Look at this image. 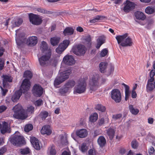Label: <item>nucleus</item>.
Wrapping results in <instances>:
<instances>
[{
	"label": "nucleus",
	"mask_w": 155,
	"mask_h": 155,
	"mask_svg": "<svg viewBox=\"0 0 155 155\" xmlns=\"http://www.w3.org/2000/svg\"><path fill=\"white\" fill-rule=\"evenodd\" d=\"M129 108L130 112L133 114H136V110L132 105L129 106Z\"/></svg>",
	"instance_id": "nucleus-49"
},
{
	"label": "nucleus",
	"mask_w": 155,
	"mask_h": 155,
	"mask_svg": "<svg viewBox=\"0 0 155 155\" xmlns=\"http://www.w3.org/2000/svg\"><path fill=\"white\" fill-rule=\"evenodd\" d=\"M97 143L99 145L102 147L104 146L106 143V140L103 136H100L97 139Z\"/></svg>",
	"instance_id": "nucleus-31"
},
{
	"label": "nucleus",
	"mask_w": 155,
	"mask_h": 155,
	"mask_svg": "<svg viewBox=\"0 0 155 155\" xmlns=\"http://www.w3.org/2000/svg\"><path fill=\"white\" fill-rule=\"evenodd\" d=\"M108 51L106 49H103L100 53L101 57H104L106 56L108 53Z\"/></svg>",
	"instance_id": "nucleus-51"
},
{
	"label": "nucleus",
	"mask_w": 155,
	"mask_h": 155,
	"mask_svg": "<svg viewBox=\"0 0 155 155\" xmlns=\"http://www.w3.org/2000/svg\"><path fill=\"white\" fill-rule=\"evenodd\" d=\"M51 56V52L49 51L47 54L42 56L38 58L40 64L42 66L47 65L48 63Z\"/></svg>",
	"instance_id": "nucleus-11"
},
{
	"label": "nucleus",
	"mask_w": 155,
	"mask_h": 155,
	"mask_svg": "<svg viewBox=\"0 0 155 155\" xmlns=\"http://www.w3.org/2000/svg\"><path fill=\"white\" fill-rule=\"evenodd\" d=\"M41 47L43 51L46 50L48 48L47 45L46 43L44 41H42L41 42Z\"/></svg>",
	"instance_id": "nucleus-47"
},
{
	"label": "nucleus",
	"mask_w": 155,
	"mask_h": 155,
	"mask_svg": "<svg viewBox=\"0 0 155 155\" xmlns=\"http://www.w3.org/2000/svg\"><path fill=\"white\" fill-rule=\"evenodd\" d=\"M14 110V114L13 116L17 119L24 120L27 117V115L24 113V112L21 105L18 104L14 106L13 108Z\"/></svg>",
	"instance_id": "nucleus-4"
},
{
	"label": "nucleus",
	"mask_w": 155,
	"mask_h": 155,
	"mask_svg": "<svg viewBox=\"0 0 155 155\" xmlns=\"http://www.w3.org/2000/svg\"><path fill=\"white\" fill-rule=\"evenodd\" d=\"M96 109L101 112H104L106 110L105 107L101 104H98L95 107Z\"/></svg>",
	"instance_id": "nucleus-40"
},
{
	"label": "nucleus",
	"mask_w": 155,
	"mask_h": 155,
	"mask_svg": "<svg viewBox=\"0 0 155 155\" xmlns=\"http://www.w3.org/2000/svg\"><path fill=\"white\" fill-rule=\"evenodd\" d=\"M124 7L122 10L125 13H128L133 10L135 7V3L129 0H127L124 2L123 3Z\"/></svg>",
	"instance_id": "nucleus-9"
},
{
	"label": "nucleus",
	"mask_w": 155,
	"mask_h": 155,
	"mask_svg": "<svg viewBox=\"0 0 155 155\" xmlns=\"http://www.w3.org/2000/svg\"><path fill=\"white\" fill-rule=\"evenodd\" d=\"M6 109V107L4 106H0V113H2Z\"/></svg>",
	"instance_id": "nucleus-63"
},
{
	"label": "nucleus",
	"mask_w": 155,
	"mask_h": 155,
	"mask_svg": "<svg viewBox=\"0 0 155 155\" xmlns=\"http://www.w3.org/2000/svg\"><path fill=\"white\" fill-rule=\"evenodd\" d=\"M6 151V149L4 147H2L0 149V155H3Z\"/></svg>",
	"instance_id": "nucleus-62"
},
{
	"label": "nucleus",
	"mask_w": 155,
	"mask_h": 155,
	"mask_svg": "<svg viewBox=\"0 0 155 155\" xmlns=\"http://www.w3.org/2000/svg\"><path fill=\"white\" fill-rule=\"evenodd\" d=\"M101 16L99 15H98L97 16H96L94 19L90 20V22L91 23H94L97 21L98 20L101 19Z\"/></svg>",
	"instance_id": "nucleus-50"
},
{
	"label": "nucleus",
	"mask_w": 155,
	"mask_h": 155,
	"mask_svg": "<svg viewBox=\"0 0 155 155\" xmlns=\"http://www.w3.org/2000/svg\"><path fill=\"white\" fill-rule=\"evenodd\" d=\"M105 40V37L104 35H102L99 37L97 40V45L96 48L98 49L104 43Z\"/></svg>",
	"instance_id": "nucleus-22"
},
{
	"label": "nucleus",
	"mask_w": 155,
	"mask_h": 155,
	"mask_svg": "<svg viewBox=\"0 0 155 155\" xmlns=\"http://www.w3.org/2000/svg\"><path fill=\"white\" fill-rule=\"evenodd\" d=\"M137 135L139 136L146 135V131L145 129L142 126H140L137 129Z\"/></svg>",
	"instance_id": "nucleus-29"
},
{
	"label": "nucleus",
	"mask_w": 155,
	"mask_h": 155,
	"mask_svg": "<svg viewBox=\"0 0 155 155\" xmlns=\"http://www.w3.org/2000/svg\"><path fill=\"white\" fill-rule=\"evenodd\" d=\"M18 30H16L15 31V35L16 37L15 38V40L16 41V42L17 44L18 45H20L22 43L21 39V38H22V37L24 35V34L23 33H21L20 34V35L18 36V37H17V34H18Z\"/></svg>",
	"instance_id": "nucleus-26"
},
{
	"label": "nucleus",
	"mask_w": 155,
	"mask_h": 155,
	"mask_svg": "<svg viewBox=\"0 0 155 155\" xmlns=\"http://www.w3.org/2000/svg\"><path fill=\"white\" fill-rule=\"evenodd\" d=\"M98 118V115L96 113H94L90 117V120L92 122L95 121Z\"/></svg>",
	"instance_id": "nucleus-41"
},
{
	"label": "nucleus",
	"mask_w": 155,
	"mask_h": 155,
	"mask_svg": "<svg viewBox=\"0 0 155 155\" xmlns=\"http://www.w3.org/2000/svg\"><path fill=\"white\" fill-rule=\"evenodd\" d=\"M70 90L64 85V87H61L59 89V92L61 94H63L68 92Z\"/></svg>",
	"instance_id": "nucleus-36"
},
{
	"label": "nucleus",
	"mask_w": 155,
	"mask_h": 155,
	"mask_svg": "<svg viewBox=\"0 0 155 155\" xmlns=\"http://www.w3.org/2000/svg\"><path fill=\"white\" fill-rule=\"evenodd\" d=\"M9 127L8 123L5 122H2V124H0V129L1 133L2 134H4L8 130Z\"/></svg>",
	"instance_id": "nucleus-21"
},
{
	"label": "nucleus",
	"mask_w": 155,
	"mask_h": 155,
	"mask_svg": "<svg viewBox=\"0 0 155 155\" xmlns=\"http://www.w3.org/2000/svg\"><path fill=\"white\" fill-rule=\"evenodd\" d=\"M86 49L85 46L82 45L74 46L72 49V51L75 54L80 55L85 53Z\"/></svg>",
	"instance_id": "nucleus-8"
},
{
	"label": "nucleus",
	"mask_w": 155,
	"mask_h": 155,
	"mask_svg": "<svg viewBox=\"0 0 155 155\" xmlns=\"http://www.w3.org/2000/svg\"><path fill=\"white\" fill-rule=\"evenodd\" d=\"M86 86L87 84L84 79H80L74 88V93L80 94L84 93L86 91Z\"/></svg>",
	"instance_id": "nucleus-5"
},
{
	"label": "nucleus",
	"mask_w": 155,
	"mask_h": 155,
	"mask_svg": "<svg viewBox=\"0 0 155 155\" xmlns=\"http://www.w3.org/2000/svg\"><path fill=\"white\" fill-rule=\"evenodd\" d=\"M48 150L49 152V155H55L56 151L54 146L52 145L49 147L48 148Z\"/></svg>",
	"instance_id": "nucleus-37"
},
{
	"label": "nucleus",
	"mask_w": 155,
	"mask_h": 155,
	"mask_svg": "<svg viewBox=\"0 0 155 155\" xmlns=\"http://www.w3.org/2000/svg\"><path fill=\"white\" fill-rule=\"evenodd\" d=\"M96 152L95 150L94 149H90L88 152V155H96Z\"/></svg>",
	"instance_id": "nucleus-56"
},
{
	"label": "nucleus",
	"mask_w": 155,
	"mask_h": 155,
	"mask_svg": "<svg viewBox=\"0 0 155 155\" xmlns=\"http://www.w3.org/2000/svg\"><path fill=\"white\" fill-rule=\"evenodd\" d=\"M70 44V41L65 40L61 43L56 49V52L59 54H61L68 47Z\"/></svg>",
	"instance_id": "nucleus-12"
},
{
	"label": "nucleus",
	"mask_w": 155,
	"mask_h": 155,
	"mask_svg": "<svg viewBox=\"0 0 155 155\" xmlns=\"http://www.w3.org/2000/svg\"><path fill=\"white\" fill-rule=\"evenodd\" d=\"M91 38L90 35H88L85 38V40L87 42V44H90L91 41Z\"/></svg>",
	"instance_id": "nucleus-57"
},
{
	"label": "nucleus",
	"mask_w": 155,
	"mask_h": 155,
	"mask_svg": "<svg viewBox=\"0 0 155 155\" xmlns=\"http://www.w3.org/2000/svg\"><path fill=\"white\" fill-rule=\"evenodd\" d=\"M36 11L43 14H45L47 13V11L46 10L43 8H36Z\"/></svg>",
	"instance_id": "nucleus-59"
},
{
	"label": "nucleus",
	"mask_w": 155,
	"mask_h": 155,
	"mask_svg": "<svg viewBox=\"0 0 155 155\" xmlns=\"http://www.w3.org/2000/svg\"><path fill=\"white\" fill-rule=\"evenodd\" d=\"M122 84L124 86L125 88V100L127 101L128 99L130 93V92L129 91V87L125 84L123 83Z\"/></svg>",
	"instance_id": "nucleus-30"
},
{
	"label": "nucleus",
	"mask_w": 155,
	"mask_h": 155,
	"mask_svg": "<svg viewBox=\"0 0 155 155\" xmlns=\"http://www.w3.org/2000/svg\"><path fill=\"white\" fill-rule=\"evenodd\" d=\"M121 114H118L116 115H114L113 116V118L115 120L120 119L122 117Z\"/></svg>",
	"instance_id": "nucleus-54"
},
{
	"label": "nucleus",
	"mask_w": 155,
	"mask_h": 155,
	"mask_svg": "<svg viewBox=\"0 0 155 155\" xmlns=\"http://www.w3.org/2000/svg\"><path fill=\"white\" fill-rule=\"evenodd\" d=\"M29 81L27 79H24L21 86L20 89L16 91L12 95L11 100L14 102H17L19 99L22 93H25L29 89L30 84Z\"/></svg>",
	"instance_id": "nucleus-1"
},
{
	"label": "nucleus",
	"mask_w": 155,
	"mask_h": 155,
	"mask_svg": "<svg viewBox=\"0 0 155 155\" xmlns=\"http://www.w3.org/2000/svg\"><path fill=\"white\" fill-rule=\"evenodd\" d=\"M3 87V88L2 87H1V88L2 90V94L3 96H5L8 91V90L6 88H9V87Z\"/></svg>",
	"instance_id": "nucleus-58"
},
{
	"label": "nucleus",
	"mask_w": 155,
	"mask_h": 155,
	"mask_svg": "<svg viewBox=\"0 0 155 155\" xmlns=\"http://www.w3.org/2000/svg\"><path fill=\"white\" fill-rule=\"evenodd\" d=\"M100 78L99 75L95 73L91 75L89 83L90 89L92 91H95L99 87L98 80Z\"/></svg>",
	"instance_id": "nucleus-6"
},
{
	"label": "nucleus",
	"mask_w": 155,
	"mask_h": 155,
	"mask_svg": "<svg viewBox=\"0 0 155 155\" xmlns=\"http://www.w3.org/2000/svg\"><path fill=\"white\" fill-rule=\"evenodd\" d=\"M76 135L79 137L83 138L86 137L88 134V132L85 129L77 130L76 132Z\"/></svg>",
	"instance_id": "nucleus-18"
},
{
	"label": "nucleus",
	"mask_w": 155,
	"mask_h": 155,
	"mask_svg": "<svg viewBox=\"0 0 155 155\" xmlns=\"http://www.w3.org/2000/svg\"><path fill=\"white\" fill-rule=\"evenodd\" d=\"M114 70V67L113 66H111L110 67L108 68L107 70V75H110L111 73L113 72Z\"/></svg>",
	"instance_id": "nucleus-61"
},
{
	"label": "nucleus",
	"mask_w": 155,
	"mask_h": 155,
	"mask_svg": "<svg viewBox=\"0 0 155 155\" xmlns=\"http://www.w3.org/2000/svg\"><path fill=\"white\" fill-rule=\"evenodd\" d=\"M48 113L45 111H42L40 114V117L42 120H45L48 116Z\"/></svg>",
	"instance_id": "nucleus-42"
},
{
	"label": "nucleus",
	"mask_w": 155,
	"mask_h": 155,
	"mask_svg": "<svg viewBox=\"0 0 155 155\" xmlns=\"http://www.w3.org/2000/svg\"><path fill=\"white\" fill-rule=\"evenodd\" d=\"M38 42V38L37 37L33 36L28 38L26 41L27 44L30 46L35 45Z\"/></svg>",
	"instance_id": "nucleus-17"
},
{
	"label": "nucleus",
	"mask_w": 155,
	"mask_h": 155,
	"mask_svg": "<svg viewBox=\"0 0 155 155\" xmlns=\"http://www.w3.org/2000/svg\"><path fill=\"white\" fill-rule=\"evenodd\" d=\"M61 155H71V153L69 151H64L62 153Z\"/></svg>",
	"instance_id": "nucleus-64"
},
{
	"label": "nucleus",
	"mask_w": 155,
	"mask_h": 155,
	"mask_svg": "<svg viewBox=\"0 0 155 155\" xmlns=\"http://www.w3.org/2000/svg\"><path fill=\"white\" fill-rule=\"evenodd\" d=\"M32 92L34 95L36 97H39L43 93V89L38 84H36L34 86L32 89Z\"/></svg>",
	"instance_id": "nucleus-15"
},
{
	"label": "nucleus",
	"mask_w": 155,
	"mask_h": 155,
	"mask_svg": "<svg viewBox=\"0 0 155 155\" xmlns=\"http://www.w3.org/2000/svg\"><path fill=\"white\" fill-rule=\"evenodd\" d=\"M153 22L154 20L153 19L151 18L148 19L147 24L146 25V27L148 29H150Z\"/></svg>",
	"instance_id": "nucleus-45"
},
{
	"label": "nucleus",
	"mask_w": 155,
	"mask_h": 155,
	"mask_svg": "<svg viewBox=\"0 0 155 155\" xmlns=\"http://www.w3.org/2000/svg\"><path fill=\"white\" fill-rule=\"evenodd\" d=\"M61 39L60 37L55 36L51 38L50 41L51 44L53 46H55L58 45Z\"/></svg>",
	"instance_id": "nucleus-25"
},
{
	"label": "nucleus",
	"mask_w": 155,
	"mask_h": 155,
	"mask_svg": "<svg viewBox=\"0 0 155 155\" xmlns=\"http://www.w3.org/2000/svg\"><path fill=\"white\" fill-rule=\"evenodd\" d=\"M62 62L67 65H72L74 64L75 60L72 56L67 54L63 58Z\"/></svg>",
	"instance_id": "nucleus-14"
},
{
	"label": "nucleus",
	"mask_w": 155,
	"mask_h": 155,
	"mask_svg": "<svg viewBox=\"0 0 155 155\" xmlns=\"http://www.w3.org/2000/svg\"><path fill=\"white\" fill-rule=\"evenodd\" d=\"M75 82L74 81L71 80H69L65 85L70 90L75 85Z\"/></svg>",
	"instance_id": "nucleus-35"
},
{
	"label": "nucleus",
	"mask_w": 155,
	"mask_h": 155,
	"mask_svg": "<svg viewBox=\"0 0 155 155\" xmlns=\"http://www.w3.org/2000/svg\"><path fill=\"white\" fill-rule=\"evenodd\" d=\"M153 80L152 78H150L148 80L146 86L147 91H152L155 88L154 85L153 83Z\"/></svg>",
	"instance_id": "nucleus-23"
},
{
	"label": "nucleus",
	"mask_w": 155,
	"mask_h": 155,
	"mask_svg": "<svg viewBox=\"0 0 155 155\" xmlns=\"http://www.w3.org/2000/svg\"><path fill=\"white\" fill-rule=\"evenodd\" d=\"M71 73L70 70L61 72L59 71V73L55 78L54 81V85L56 88L58 87V85L67 79L69 75Z\"/></svg>",
	"instance_id": "nucleus-2"
},
{
	"label": "nucleus",
	"mask_w": 155,
	"mask_h": 155,
	"mask_svg": "<svg viewBox=\"0 0 155 155\" xmlns=\"http://www.w3.org/2000/svg\"><path fill=\"white\" fill-rule=\"evenodd\" d=\"M33 128V126L31 124H29L26 125L25 127V131L28 132L31 130Z\"/></svg>",
	"instance_id": "nucleus-46"
},
{
	"label": "nucleus",
	"mask_w": 155,
	"mask_h": 155,
	"mask_svg": "<svg viewBox=\"0 0 155 155\" xmlns=\"http://www.w3.org/2000/svg\"><path fill=\"white\" fill-rule=\"evenodd\" d=\"M24 77L25 78H26L25 79H27L29 82L30 84H30L29 80L28 79H31L32 77V74L31 72L29 71H26L24 73Z\"/></svg>",
	"instance_id": "nucleus-33"
},
{
	"label": "nucleus",
	"mask_w": 155,
	"mask_h": 155,
	"mask_svg": "<svg viewBox=\"0 0 155 155\" xmlns=\"http://www.w3.org/2000/svg\"><path fill=\"white\" fill-rule=\"evenodd\" d=\"M74 32L73 29L70 27H67L63 31L64 34L65 35H71Z\"/></svg>",
	"instance_id": "nucleus-34"
},
{
	"label": "nucleus",
	"mask_w": 155,
	"mask_h": 155,
	"mask_svg": "<svg viewBox=\"0 0 155 155\" xmlns=\"http://www.w3.org/2000/svg\"><path fill=\"white\" fill-rule=\"evenodd\" d=\"M145 12L148 14H151L154 12V9L153 8L148 6L145 9Z\"/></svg>",
	"instance_id": "nucleus-39"
},
{
	"label": "nucleus",
	"mask_w": 155,
	"mask_h": 155,
	"mask_svg": "<svg viewBox=\"0 0 155 155\" xmlns=\"http://www.w3.org/2000/svg\"><path fill=\"white\" fill-rule=\"evenodd\" d=\"M42 101L39 99L36 101L35 103V105L37 107H39L42 104Z\"/></svg>",
	"instance_id": "nucleus-53"
},
{
	"label": "nucleus",
	"mask_w": 155,
	"mask_h": 155,
	"mask_svg": "<svg viewBox=\"0 0 155 155\" xmlns=\"http://www.w3.org/2000/svg\"><path fill=\"white\" fill-rule=\"evenodd\" d=\"M10 141L13 144L16 145L23 143L24 140L23 137L20 135L18 133H17L11 138Z\"/></svg>",
	"instance_id": "nucleus-7"
},
{
	"label": "nucleus",
	"mask_w": 155,
	"mask_h": 155,
	"mask_svg": "<svg viewBox=\"0 0 155 155\" xmlns=\"http://www.w3.org/2000/svg\"><path fill=\"white\" fill-rule=\"evenodd\" d=\"M30 141L34 148L37 150L40 149L39 140L35 137H32L30 138Z\"/></svg>",
	"instance_id": "nucleus-19"
},
{
	"label": "nucleus",
	"mask_w": 155,
	"mask_h": 155,
	"mask_svg": "<svg viewBox=\"0 0 155 155\" xmlns=\"http://www.w3.org/2000/svg\"><path fill=\"white\" fill-rule=\"evenodd\" d=\"M20 152L22 154H27L30 153V150L28 148L21 149L20 150Z\"/></svg>",
	"instance_id": "nucleus-44"
},
{
	"label": "nucleus",
	"mask_w": 155,
	"mask_h": 155,
	"mask_svg": "<svg viewBox=\"0 0 155 155\" xmlns=\"http://www.w3.org/2000/svg\"><path fill=\"white\" fill-rule=\"evenodd\" d=\"M111 97L116 102L119 103L121 100V95L120 91L115 89L111 92Z\"/></svg>",
	"instance_id": "nucleus-10"
},
{
	"label": "nucleus",
	"mask_w": 155,
	"mask_h": 155,
	"mask_svg": "<svg viewBox=\"0 0 155 155\" xmlns=\"http://www.w3.org/2000/svg\"><path fill=\"white\" fill-rule=\"evenodd\" d=\"M22 22L23 20L21 18L15 19L12 21L11 27L13 28L15 27L18 26L22 24Z\"/></svg>",
	"instance_id": "nucleus-24"
},
{
	"label": "nucleus",
	"mask_w": 155,
	"mask_h": 155,
	"mask_svg": "<svg viewBox=\"0 0 155 155\" xmlns=\"http://www.w3.org/2000/svg\"><path fill=\"white\" fill-rule=\"evenodd\" d=\"M148 152L150 155H155V150L152 146L148 150Z\"/></svg>",
	"instance_id": "nucleus-48"
},
{
	"label": "nucleus",
	"mask_w": 155,
	"mask_h": 155,
	"mask_svg": "<svg viewBox=\"0 0 155 155\" xmlns=\"http://www.w3.org/2000/svg\"><path fill=\"white\" fill-rule=\"evenodd\" d=\"M41 132L42 134L49 135L51 134L52 130L49 125H45L42 127Z\"/></svg>",
	"instance_id": "nucleus-20"
},
{
	"label": "nucleus",
	"mask_w": 155,
	"mask_h": 155,
	"mask_svg": "<svg viewBox=\"0 0 155 155\" xmlns=\"http://www.w3.org/2000/svg\"><path fill=\"white\" fill-rule=\"evenodd\" d=\"M155 75V69H152L150 72V78H152L154 80L153 77Z\"/></svg>",
	"instance_id": "nucleus-52"
},
{
	"label": "nucleus",
	"mask_w": 155,
	"mask_h": 155,
	"mask_svg": "<svg viewBox=\"0 0 155 155\" xmlns=\"http://www.w3.org/2000/svg\"><path fill=\"white\" fill-rule=\"evenodd\" d=\"M88 149V147L85 143H82L81 147L80 148V150L83 153L86 152Z\"/></svg>",
	"instance_id": "nucleus-43"
},
{
	"label": "nucleus",
	"mask_w": 155,
	"mask_h": 155,
	"mask_svg": "<svg viewBox=\"0 0 155 155\" xmlns=\"http://www.w3.org/2000/svg\"><path fill=\"white\" fill-rule=\"evenodd\" d=\"M128 34L126 33L122 35H118L116 37L118 43L123 47L131 46L132 41L129 37H127Z\"/></svg>",
	"instance_id": "nucleus-3"
},
{
	"label": "nucleus",
	"mask_w": 155,
	"mask_h": 155,
	"mask_svg": "<svg viewBox=\"0 0 155 155\" xmlns=\"http://www.w3.org/2000/svg\"><path fill=\"white\" fill-rule=\"evenodd\" d=\"M3 87H10L9 83L12 81V78L10 76L5 75H3Z\"/></svg>",
	"instance_id": "nucleus-16"
},
{
	"label": "nucleus",
	"mask_w": 155,
	"mask_h": 155,
	"mask_svg": "<svg viewBox=\"0 0 155 155\" xmlns=\"http://www.w3.org/2000/svg\"><path fill=\"white\" fill-rule=\"evenodd\" d=\"M136 89V84L134 86L133 90L132 92V97L133 98H136V93L135 90Z\"/></svg>",
	"instance_id": "nucleus-60"
},
{
	"label": "nucleus",
	"mask_w": 155,
	"mask_h": 155,
	"mask_svg": "<svg viewBox=\"0 0 155 155\" xmlns=\"http://www.w3.org/2000/svg\"><path fill=\"white\" fill-rule=\"evenodd\" d=\"M146 18V15L143 12L140 11H136V19L143 21Z\"/></svg>",
	"instance_id": "nucleus-28"
},
{
	"label": "nucleus",
	"mask_w": 155,
	"mask_h": 155,
	"mask_svg": "<svg viewBox=\"0 0 155 155\" xmlns=\"http://www.w3.org/2000/svg\"><path fill=\"white\" fill-rule=\"evenodd\" d=\"M29 16L30 22L33 24L39 25L42 22L41 19L37 15L33 14H30L29 15Z\"/></svg>",
	"instance_id": "nucleus-13"
},
{
	"label": "nucleus",
	"mask_w": 155,
	"mask_h": 155,
	"mask_svg": "<svg viewBox=\"0 0 155 155\" xmlns=\"http://www.w3.org/2000/svg\"><path fill=\"white\" fill-rule=\"evenodd\" d=\"M106 131L109 138L110 140H112L114 135L115 131L114 129L111 128H109L106 130Z\"/></svg>",
	"instance_id": "nucleus-32"
},
{
	"label": "nucleus",
	"mask_w": 155,
	"mask_h": 155,
	"mask_svg": "<svg viewBox=\"0 0 155 155\" xmlns=\"http://www.w3.org/2000/svg\"><path fill=\"white\" fill-rule=\"evenodd\" d=\"M107 64L105 62H102L100 64V71L102 73H104L107 71Z\"/></svg>",
	"instance_id": "nucleus-27"
},
{
	"label": "nucleus",
	"mask_w": 155,
	"mask_h": 155,
	"mask_svg": "<svg viewBox=\"0 0 155 155\" xmlns=\"http://www.w3.org/2000/svg\"><path fill=\"white\" fill-rule=\"evenodd\" d=\"M109 119L107 117H105V118H101L99 120L98 124L100 126L102 125L104 123H107L109 121Z\"/></svg>",
	"instance_id": "nucleus-38"
},
{
	"label": "nucleus",
	"mask_w": 155,
	"mask_h": 155,
	"mask_svg": "<svg viewBox=\"0 0 155 155\" xmlns=\"http://www.w3.org/2000/svg\"><path fill=\"white\" fill-rule=\"evenodd\" d=\"M34 109L35 108L34 107L32 106H30L28 107L27 110V112L30 113H32L34 112Z\"/></svg>",
	"instance_id": "nucleus-55"
}]
</instances>
